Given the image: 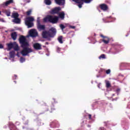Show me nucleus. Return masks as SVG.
<instances>
[{
  "label": "nucleus",
  "instance_id": "1",
  "mask_svg": "<svg viewBox=\"0 0 130 130\" xmlns=\"http://www.w3.org/2000/svg\"><path fill=\"white\" fill-rule=\"evenodd\" d=\"M19 40L21 47L23 48V49L21 52L23 56H26V55H28L29 53L33 52V50L28 47V46H29V43H28V42L26 41V38L24 36H21Z\"/></svg>",
  "mask_w": 130,
  "mask_h": 130
},
{
  "label": "nucleus",
  "instance_id": "2",
  "mask_svg": "<svg viewBox=\"0 0 130 130\" xmlns=\"http://www.w3.org/2000/svg\"><path fill=\"white\" fill-rule=\"evenodd\" d=\"M56 35V28L51 27L48 30H44L42 33V38L44 39H47L50 41V38H53Z\"/></svg>",
  "mask_w": 130,
  "mask_h": 130
},
{
  "label": "nucleus",
  "instance_id": "3",
  "mask_svg": "<svg viewBox=\"0 0 130 130\" xmlns=\"http://www.w3.org/2000/svg\"><path fill=\"white\" fill-rule=\"evenodd\" d=\"M43 22L44 23H52V24H57L58 22V17L56 16L47 15L46 17L44 18Z\"/></svg>",
  "mask_w": 130,
  "mask_h": 130
},
{
  "label": "nucleus",
  "instance_id": "4",
  "mask_svg": "<svg viewBox=\"0 0 130 130\" xmlns=\"http://www.w3.org/2000/svg\"><path fill=\"white\" fill-rule=\"evenodd\" d=\"M33 22H34V18L33 17H28L25 18V23L27 28H32L34 26Z\"/></svg>",
  "mask_w": 130,
  "mask_h": 130
},
{
  "label": "nucleus",
  "instance_id": "5",
  "mask_svg": "<svg viewBox=\"0 0 130 130\" xmlns=\"http://www.w3.org/2000/svg\"><path fill=\"white\" fill-rule=\"evenodd\" d=\"M60 11H61V8L60 7H55L50 10V14L51 15L58 14Z\"/></svg>",
  "mask_w": 130,
  "mask_h": 130
},
{
  "label": "nucleus",
  "instance_id": "6",
  "mask_svg": "<svg viewBox=\"0 0 130 130\" xmlns=\"http://www.w3.org/2000/svg\"><path fill=\"white\" fill-rule=\"evenodd\" d=\"M29 35L30 37H37L38 36V32L36 29H32L29 30Z\"/></svg>",
  "mask_w": 130,
  "mask_h": 130
},
{
  "label": "nucleus",
  "instance_id": "7",
  "mask_svg": "<svg viewBox=\"0 0 130 130\" xmlns=\"http://www.w3.org/2000/svg\"><path fill=\"white\" fill-rule=\"evenodd\" d=\"M100 37H102L103 39L102 40V42H104L105 44H108L109 43V41H110V39L108 37H105L103 36V35H100Z\"/></svg>",
  "mask_w": 130,
  "mask_h": 130
},
{
  "label": "nucleus",
  "instance_id": "8",
  "mask_svg": "<svg viewBox=\"0 0 130 130\" xmlns=\"http://www.w3.org/2000/svg\"><path fill=\"white\" fill-rule=\"evenodd\" d=\"M75 4H77L78 7L81 9L84 4V0H72Z\"/></svg>",
  "mask_w": 130,
  "mask_h": 130
},
{
  "label": "nucleus",
  "instance_id": "9",
  "mask_svg": "<svg viewBox=\"0 0 130 130\" xmlns=\"http://www.w3.org/2000/svg\"><path fill=\"white\" fill-rule=\"evenodd\" d=\"M34 48L36 50H40L42 49L41 45L38 43L34 44Z\"/></svg>",
  "mask_w": 130,
  "mask_h": 130
},
{
  "label": "nucleus",
  "instance_id": "10",
  "mask_svg": "<svg viewBox=\"0 0 130 130\" xmlns=\"http://www.w3.org/2000/svg\"><path fill=\"white\" fill-rule=\"evenodd\" d=\"M100 8L102 10V11H107V10H108V6H107L105 4L100 5Z\"/></svg>",
  "mask_w": 130,
  "mask_h": 130
},
{
  "label": "nucleus",
  "instance_id": "11",
  "mask_svg": "<svg viewBox=\"0 0 130 130\" xmlns=\"http://www.w3.org/2000/svg\"><path fill=\"white\" fill-rule=\"evenodd\" d=\"M59 16L58 17V19H61L62 20H64V16H66V14H64V12L62 11L61 12H59V13L58 14Z\"/></svg>",
  "mask_w": 130,
  "mask_h": 130
},
{
  "label": "nucleus",
  "instance_id": "12",
  "mask_svg": "<svg viewBox=\"0 0 130 130\" xmlns=\"http://www.w3.org/2000/svg\"><path fill=\"white\" fill-rule=\"evenodd\" d=\"M55 2L57 5L63 6V5H64L65 0H55Z\"/></svg>",
  "mask_w": 130,
  "mask_h": 130
},
{
  "label": "nucleus",
  "instance_id": "13",
  "mask_svg": "<svg viewBox=\"0 0 130 130\" xmlns=\"http://www.w3.org/2000/svg\"><path fill=\"white\" fill-rule=\"evenodd\" d=\"M8 50H11L12 48H13L14 46H15L14 43H10L7 44Z\"/></svg>",
  "mask_w": 130,
  "mask_h": 130
},
{
  "label": "nucleus",
  "instance_id": "14",
  "mask_svg": "<svg viewBox=\"0 0 130 130\" xmlns=\"http://www.w3.org/2000/svg\"><path fill=\"white\" fill-rule=\"evenodd\" d=\"M37 28L39 30H45V25L39 24L37 25Z\"/></svg>",
  "mask_w": 130,
  "mask_h": 130
},
{
  "label": "nucleus",
  "instance_id": "15",
  "mask_svg": "<svg viewBox=\"0 0 130 130\" xmlns=\"http://www.w3.org/2000/svg\"><path fill=\"white\" fill-rule=\"evenodd\" d=\"M12 22L15 23V24H20V23H21V19H20L19 17H17L16 18H14Z\"/></svg>",
  "mask_w": 130,
  "mask_h": 130
},
{
  "label": "nucleus",
  "instance_id": "16",
  "mask_svg": "<svg viewBox=\"0 0 130 130\" xmlns=\"http://www.w3.org/2000/svg\"><path fill=\"white\" fill-rule=\"evenodd\" d=\"M14 1L13 0H9L6 2V3H5L4 4V5H5V6H6V7H8V6H9V5H10V4H13Z\"/></svg>",
  "mask_w": 130,
  "mask_h": 130
},
{
  "label": "nucleus",
  "instance_id": "17",
  "mask_svg": "<svg viewBox=\"0 0 130 130\" xmlns=\"http://www.w3.org/2000/svg\"><path fill=\"white\" fill-rule=\"evenodd\" d=\"M11 38L13 40L17 39V32H14L11 34Z\"/></svg>",
  "mask_w": 130,
  "mask_h": 130
},
{
  "label": "nucleus",
  "instance_id": "18",
  "mask_svg": "<svg viewBox=\"0 0 130 130\" xmlns=\"http://www.w3.org/2000/svg\"><path fill=\"white\" fill-rule=\"evenodd\" d=\"M11 18H14V19L19 18V14L18 13H12V14L11 15Z\"/></svg>",
  "mask_w": 130,
  "mask_h": 130
},
{
  "label": "nucleus",
  "instance_id": "19",
  "mask_svg": "<svg viewBox=\"0 0 130 130\" xmlns=\"http://www.w3.org/2000/svg\"><path fill=\"white\" fill-rule=\"evenodd\" d=\"M14 44L15 45L13 47V49H14V50H16V51H19V46L18 45V44H17L16 42H14Z\"/></svg>",
  "mask_w": 130,
  "mask_h": 130
},
{
  "label": "nucleus",
  "instance_id": "20",
  "mask_svg": "<svg viewBox=\"0 0 130 130\" xmlns=\"http://www.w3.org/2000/svg\"><path fill=\"white\" fill-rule=\"evenodd\" d=\"M44 3L47 6H50L51 5V1L50 0H45Z\"/></svg>",
  "mask_w": 130,
  "mask_h": 130
},
{
  "label": "nucleus",
  "instance_id": "21",
  "mask_svg": "<svg viewBox=\"0 0 130 130\" xmlns=\"http://www.w3.org/2000/svg\"><path fill=\"white\" fill-rule=\"evenodd\" d=\"M11 58H14L15 57V51H12L9 53Z\"/></svg>",
  "mask_w": 130,
  "mask_h": 130
},
{
  "label": "nucleus",
  "instance_id": "22",
  "mask_svg": "<svg viewBox=\"0 0 130 130\" xmlns=\"http://www.w3.org/2000/svg\"><path fill=\"white\" fill-rule=\"evenodd\" d=\"M106 88H110V87H111V84H110L109 81H107L106 82Z\"/></svg>",
  "mask_w": 130,
  "mask_h": 130
},
{
  "label": "nucleus",
  "instance_id": "23",
  "mask_svg": "<svg viewBox=\"0 0 130 130\" xmlns=\"http://www.w3.org/2000/svg\"><path fill=\"white\" fill-rule=\"evenodd\" d=\"M5 13L7 17H10V16H11V11H10V10H5Z\"/></svg>",
  "mask_w": 130,
  "mask_h": 130
},
{
  "label": "nucleus",
  "instance_id": "24",
  "mask_svg": "<svg viewBox=\"0 0 130 130\" xmlns=\"http://www.w3.org/2000/svg\"><path fill=\"white\" fill-rule=\"evenodd\" d=\"M58 41L59 42V43H63V42H62V36H59L58 38Z\"/></svg>",
  "mask_w": 130,
  "mask_h": 130
},
{
  "label": "nucleus",
  "instance_id": "25",
  "mask_svg": "<svg viewBox=\"0 0 130 130\" xmlns=\"http://www.w3.org/2000/svg\"><path fill=\"white\" fill-rule=\"evenodd\" d=\"M23 123L24 125H28V124H29V120H26L25 121H23Z\"/></svg>",
  "mask_w": 130,
  "mask_h": 130
},
{
  "label": "nucleus",
  "instance_id": "26",
  "mask_svg": "<svg viewBox=\"0 0 130 130\" xmlns=\"http://www.w3.org/2000/svg\"><path fill=\"white\" fill-rule=\"evenodd\" d=\"M99 58L101 59V58H106V57H105V54H102L99 56Z\"/></svg>",
  "mask_w": 130,
  "mask_h": 130
},
{
  "label": "nucleus",
  "instance_id": "27",
  "mask_svg": "<svg viewBox=\"0 0 130 130\" xmlns=\"http://www.w3.org/2000/svg\"><path fill=\"white\" fill-rule=\"evenodd\" d=\"M60 28L61 29V30H63V29L66 28V26L63 24H60Z\"/></svg>",
  "mask_w": 130,
  "mask_h": 130
},
{
  "label": "nucleus",
  "instance_id": "28",
  "mask_svg": "<svg viewBox=\"0 0 130 130\" xmlns=\"http://www.w3.org/2000/svg\"><path fill=\"white\" fill-rule=\"evenodd\" d=\"M37 26H38V25H40L41 24L40 22V18H38L37 20Z\"/></svg>",
  "mask_w": 130,
  "mask_h": 130
},
{
  "label": "nucleus",
  "instance_id": "29",
  "mask_svg": "<svg viewBox=\"0 0 130 130\" xmlns=\"http://www.w3.org/2000/svg\"><path fill=\"white\" fill-rule=\"evenodd\" d=\"M31 13H32V11L31 10H29V11H27L26 12L27 16H30V15H31Z\"/></svg>",
  "mask_w": 130,
  "mask_h": 130
},
{
  "label": "nucleus",
  "instance_id": "30",
  "mask_svg": "<svg viewBox=\"0 0 130 130\" xmlns=\"http://www.w3.org/2000/svg\"><path fill=\"white\" fill-rule=\"evenodd\" d=\"M92 0H83V2L85 3V4H89V3H91Z\"/></svg>",
  "mask_w": 130,
  "mask_h": 130
},
{
  "label": "nucleus",
  "instance_id": "31",
  "mask_svg": "<svg viewBox=\"0 0 130 130\" xmlns=\"http://www.w3.org/2000/svg\"><path fill=\"white\" fill-rule=\"evenodd\" d=\"M20 61L21 62H24V61H25V58H23V57H21Z\"/></svg>",
  "mask_w": 130,
  "mask_h": 130
},
{
  "label": "nucleus",
  "instance_id": "32",
  "mask_svg": "<svg viewBox=\"0 0 130 130\" xmlns=\"http://www.w3.org/2000/svg\"><path fill=\"white\" fill-rule=\"evenodd\" d=\"M111 71L110 70V69H108L106 71V73L107 75H109V74H110Z\"/></svg>",
  "mask_w": 130,
  "mask_h": 130
},
{
  "label": "nucleus",
  "instance_id": "33",
  "mask_svg": "<svg viewBox=\"0 0 130 130\" xmlns=\"http://www.w3.org/2000/svg\"><path fill=\"white\" fill-rule=\"evenodd\" d=\"M116 92L117 94H119V92H120V88H117L116 90Z\"/></svg>",
  "mask_w": 130,
  "mask_h": 130
},
{
  "label": "nucleus",
  "instance_id": "34",
  "mask_svg": "<svg viewBox=\"0 0 130 130\" xmlns=\"http://www.w3.org/2000/svg\"><path fill=\"white\" fill-rule=\"evenodd\" d=\"M61 49L60 48L57 47V52H60Z\"/></svg>",
  "mask_w": 130,
  "mask_h": 130
},
{
  "label": "nucleus",
  "instance_id": "35",
  "mask_svg": "<svg viewBox=\"0 0 130 130\" xmlns=\"http://www.w3.org/2000/svg\"><path fill=\"white\" fill-rule=\"evenodd\" d=\"M88 118H89V119H92V115L89 114H88Z\"/></svg>",
  "mask_w": 130,
  "mask_h": 130
},
{
  "label": "nucleus",
  "instance_id": "36",
  "mask_svg": "<svg viewBox=\"0 0 130 130\" xmlns=\"http://www.w3.org/2000/svg\"><path fill=\"white\" fill-rule=\"evenodd\" d=\"M24 3H30V2H31L30 0H24Z\"/></svg>",
  "mask_w": 130,
  "mask_h": 130
},
{
  "label": "nucleus",
  "instance_id": "37",
  "mask_svg": "<svg viewBox=\"0 0 130 130\" xmlns=\"http://www.w3.org/2000/svg\"><path fill=\"white\" fill-rule=\"evenodd\" d=\"M4 48V46L2 44H0V49Z\"/></svg>",
  "mask_w": 130,
  "mask_h": 130
},
{
  "label": "nucleus",
  "instance_id": "38",
  "mask_svg": "<svg viewBox=\"0 0 130 130\" xmlns=\"http://www.w3.org/2000/svg\"><path fill=\"white\" fill-rule=\"evenodd\" d=\"M13 79L14 80H16V79H17V75H14V76L13 77Z\"/></svg>",
  "mask_w": 130,
  "mask_h": 130
},
{
  "label": "nucleus",
  "instance_id": "39",
  "mask_svg": "<svg viewBox=\"0 0 130 130\" xmlns=\"http://www.w3.org/2000/svg\"><path fill=\"white\" fill-rule=\"evenodd\" d=\"M99 130H105V129L104 128V127H100L99 128Z\"/></svg>",
  "mask_w": 130,
  "mask_h": 130
},
{
  "label": "nucleus",
  "instance_id": "40",
  "mask_svg": "<svg viewBox=\"0 0 130 130\" xmlns=\"http://www.w3.org/2000/svg\"><path fill=\"white\" fill-rule=\"evenodd\" d=\"M70 27L72 28V29H75V28H76V27H75L74 26H71Z\"/></svg>",
  "mask_w": 130,
  "mask_h": 130
},
{
  "label": "nucleus",
  "instance_id": "41",
  "mask_svg": "<svg viewBox=\"0 0 130 130\" xmlns=\"http://www.w3.org/2000/svg\"><path fill=\"white\" fill-rule=\"evenodd\" d=\"M22 128L23 129H25V128H27V127H25V126H22Z\"/></svg>",
  "mask_w": 130,
  "mask_h": 130
},
{
  "label": "nucleus",
  "instance_id": "42",
  "mask_svg": "<svg viewBox=\"0 0 130 130\" xmlns=\"http://www.w3.org/2000/svg\"><path fill=\"white\" fill-rule=\"evenodd\" d=\"M51 110L53 111V110H55V109L53 108H51Z\"/></svg>",
  "mask_w": 130,
  "mask_h": 130
},
{
  "label": "nucleus",
  "instance_id": "43",
  "mask_svg": "<svg viewBox=\"0 0 130 130\" xmlns=\"http://www.w3.org/2000/svg\"><path fill=\"white\" fill-rule=\"evenodd\" d=\"M0 21H2V22H5V20H4V19H0Z\"/></svg>",
  "mask_w": 130,
  "mask_h": 130
},
{
  "label": "nucleus",
  "instance_id": "44",
  "mask_svg": "<svg viewBox=\"0 0 130 130\" xmlns=\"http://www.w3.org/2000/svg\"><path fill=\"white\" fill-rule=\"evenodd\" d=\"M53 100L54 102H55V99H53Z\"/></svg>",
  "mask_w": 130,
  "mask_h": 130
},
{
  "label": "nucleus",
  "instance_id": "45",
  "mask_svg": "<svg viewBox=\"0 0 130 130\" xmlns=\"http://www.w3.org/2000/svg\"><path fill=\"white\" fill-rule=\"evenodd\" d=\"M98 88H100V85H98Z\"/></svg>",
  "mask_w": 130,
  "mask_h": 130
},
{
  "label": "nucleus",
  "instance_id": "46",
  "mask_svg": "<svg viewBox=\"0 0 130 130\" xmlns=\"http://www.w3.org/2000/svg\"><path fill=\"white\" fill-rule=\"evenodd\" d=\"M14 83H15V84H17V82L16 81H14Z\"/></svg>",
  "mask_w": 130,
  "mask_h": 130
},
{
  "label": "nucleus",
  "instance_id": "47",
  "mask_svg": "<svg viewBox=\"0 0 130 130\" xmlns=\"http://www.w3.org/2000/svg\"><path fill=\"white\" fill-rule=\"evenodd\" d=\"M46 44H48V42H46Z\"/></svg>",
  "mask_w": 130,
  "mask_h": 130
},
{
  "label": "nucleus",
  "instance_id": "48",
  "mask_svg": "<svg viewBox=\"0 0 130 130\" xmlns=\"http://www.w3.org/2000/svg\"><path fill=\"white\" fill-rule=\"evenodd\" d=\"M1 14H2V12L0 11V15H1Z\"/></svg>",
  "mask_w": 130,
  "mask_h": 130
},
{
  "label": "nucleus",
  "instance_id": "49",
  "mask_svg": "<svg viewBox=\"0 0 130 130\" xmlns=\"http://www.w3.org/2000/svg\"><path fill=\"white\" fill-rule=\"evenodd\" d=\"M113 96H114V94H113Z\"/></svg>",
  "mask_w": 130,
  "mask_h": 130
}]
</instances>
